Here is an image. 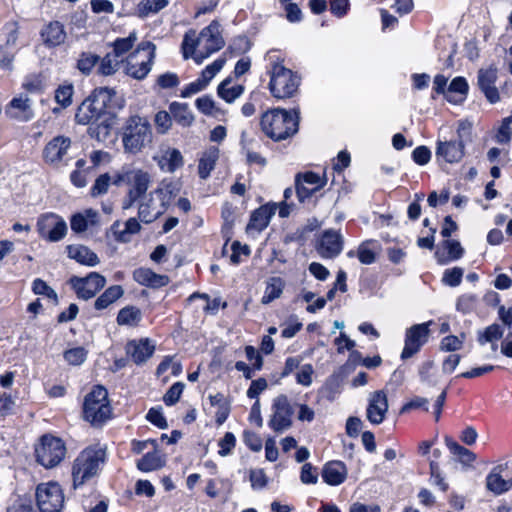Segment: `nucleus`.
Segmentation results:
<instances>
[{
	"label": "nucleus",
	"instance_id": "36",
	"mask_svg": "<svg viewBox=\"0 0 512 512\" xmlns=\"http://www.w3.org/2000/svg\"><path fill=\"white\" fill-rule=\"evenodd\" d=\"M285 288V281L281 277H271L266 281L264 294L261 298L262 304H269L280 298Z\"/></svg>",
	"mask_w": 512,
	"mask_h": 512
},
{
	"label": "nucleus",
	"instance_id": "55",
	"mask_svg": "<svg viewBox=\"0 0 512 512\" xmlns=\"http://www.w3.org/2000/svg\"><path fill=\"white\" fill-rule=\"evenodd\" d=\"M195 105L197 109L205 115H213L217 111L213 98L208 95L197 98Z\"/></svg>",
	"mask_w": 512,
	"mask_h": 512
},
{
	"label": "nucleus",
	"instance_id": "5",
	"mask_svg": "<svg viewBox=\"0 0 512 512\" xmlns=\"http://www.w3.org/2000/svg\"><path fill=\"white\" fill-rule=\"evenodd\" d=\"M106 452L101 447H88L74 460L72 467L73 486L77 488L95 477L104 464Z\"/></svg>",
	"mask_w": 512,
	"mask_h": 512
},
{
	"label": "nucleus",
	"instance_id": "37",
	"mask_svg": "<svg viewBox=\"0 0 512 512\" xmlns=\"http://www.w3.org/2000/svg\"><path fill=\"white\" fill-rule=\"evenodd\" d=\"M140 229L141 225L136 218H129L125 222L124 229H120L119 222H115L111 227L115 240L119 242H128L130 240V235L138 233Z\"/></svg>",
	"mask_w": 512,
	"mask_h": 512
},
{
	"label": "nucleus",
	"instance_id": "35",
	"mask_svg": "<svg viewBox=\"0 0 512 512\" xmlns=\"http://www.w3.org/2000/svg\"><path fill=\"white\" fill-rule=\"evenodd\" d=\"M244 92V86L240 84H232V78L224 79L217 88V94L227 103L234 102Z\"/></svg>",
	"mask_w": 512,
	"mask_h": 512
},
{
	"label": "nucleus",
	"instance_id": "45",
	"mask_svg": "<svg viewBox=\"0 0 512 512\" xmlns=\"http://www.w3.org/2000/svg\"><path fill=\"white\" fill-rule=\"evenodd\" d=\"M120 60L112 53L106 54L100 61L98 73L104 76H110L116 73Z\"/></svg>",
	"mask_w": 512,
	"mask_h": 512
},
{
	"label": "nucleus",
	"instance_id": "52",
	"mask_svg": "<svg viewBox=\"0 0 512 512\" xmlns=\"http://www.w3.org/2000/svg\"><path fill=\"white\" fill-rule=\"evenodd\" d=\"M111 178L108 173H104L96 178L93 186L91 187V195L93 197H97L99 195H103L107 193L108 188L110 186Z\"/></svg>",
	"mask_w": 512,
	"mask_h": 512
},
{
	"label": "nucleus",
	"instance_id": "33",
	"mask_svg": "<svg viewBox=\"0 0 512 512\" xmlns=\"http://www.w3.org/2000/svg\"><path fill=\"white\" fill-rule=\"evenodd\" d=\"M219 158V149L210 147L202 153L198 164V174L200 178L206 179L215 168L216 162Z\"/></svg>",
	"mask_w": 512,
	"mask_h": 512
},
{
	"label": "nucleus",
	"instance_id": "41",
	"mask_svg": "<svg viewBox=\"0 0 512 512\" xmlns=\"http://www.w3.org/2000/svg\"><path fill=\"white\" fill-rule=\"evenodd\" d=\"M446 446L449 451L459 457V460L464 464H470L476 460V455L471 450L459 445L453 439L446 437L445 438Z\"/></svg>",
	"mask_w": 512,
	"mask_h": 512
},
{
	"label": "nucleus",
	"instance_id": "63",
	"mask_svg": "<svg viewBox=\"0 0 512 512\" xmlns=\"http://www.w3.org/2000/svg\"><path fill=\"white\" fill-rule=\"evenodd\" d=\"M250 482L253 489H262L267 485V476L262 469L250 471Z\"/></svg>",
	"mask_w": 512,
	"mask_h": 512
},
{
	"label": "nucleus",
	"instance_id": "47",
	"mask_svg": "<svg viewBox=\"0 0 512 512\" xmlns=\"http://www.w3.org/2000/svg\"><path fill=\"white\" fill-rule=\"evenodd\" d=\"M99 62V56L92 52H83L77 61V68L83 74H89Z\"/></svg>",
	"mask_w": 512,
	"mask_h": 512
},
{
	"label": "nucleus",
	"instance_id": "29",
	"mask_svg": "<svg viewBox=\"0 0 512 512\" xmlns=\"http://www.w3.org/2000/svg\"><path fill=\"white\" fill-rule=\"evenodd\" d=\"M322 478L328 485H340L347 478L346 465L341 461L328 462L322 470Z\"/></svg>",
	"mask_w": 512,
	"mask_h": 512
},
{
	"label": "nucleus",
	"instance_id": "3",
	"mask_svg": "<svg viewBox=\"0 0 512 512\" xmlns=\"http://www.w3.org/2000/svg\"><path fill=\"white\" fill-rule=\"evenodd\" d=\"M267 60L270 63L269 89L272 95L278 99L292 97L298 90L300 78L279 61L274 51L267 53Z\"/></svg>",
	"mask_w": 512,
	"mask_h": 512
},
{
	"label": "nucleus",
	"instance_id": "49",
	"mask_svg": "<svg viewBox=\"0 0 512 512\" xmlns=\"http://www.w3.org/2000/svg\"><path fill=\"white\" fill-rule=\"evenodd\" d=\"M477 303L478 297L475 294H463L457 299L456 309L463 314H468L475 309Z\"/></svg>",
	"mask_w": 512,
	"mask_h": 512
},
{
	"label": "nucleus",
	"instance_id": "26",
	"mask_svg": "<svg viewBox=\"0 0 512 512\" xmlns=\"http://www.w3.org/2000/svg\"><path fill=\"white\" fill-rule=\"evenodd\" d=\"M133 279L140 285L150 288H161L169 283L167 275L157 274L149 268H138L133 272Z\"/></svg>",
	"mask_w": 512,
	"mask_h": 512
},
{
	"label": "nucleus",
	"instance_id": "64",
	"mask_svg": "<svg viewBox=\"0 0 512 512\" xmlns=\"http://www.w3.org/2000/svg\"><path fill=\"white\" fill-rule=\"evenodd\" d=\"M7 512H36L31 500L19 498Z\"/></svg>",
	"mask_w": 512,
	"mask_h": 512
},
{
	"label": "nucleus",
	"instance_id": "46",
	"mask_svg": "<svg viewBox=\"0 0 512 512\" xmlns=\"http://www.w3.org/2000/svg\"><path fill=\"white\" fill-rule=\"evenodd\" d=\"M503 328L498 324H492L483 331L478 332V342L483 345L487 342L499 340L503 336Z\"/></svg>",
	"mask_w": 512,
	"mask_h": 512
},
{
	"label": "nucleus",
	"instance_id": "50",
	"mask_svg": "<svg viewBox=\"0 0 512 512\" xmlns=\"http://www.w3.org/2000/svg\"><path fill=\"white\" fill-rule=\"evenodd\" d=\"M74 88L72 84L60 85L55 91V101L63 108L68 107L72 103Z\"/></svg>",
	"mask_w": 512,
	"mask_h": 512
},
{
	"label": "nucleus",
	"instance_id": "13",
	"mask_svg": "<svg viewBox=\"0 0 512 512\" xmlns=\"http://www.w3.org/2000/svg\"><path fill=\"white\" fill-rule=\"evenodd\" d=\"M113 183L117 186L125 184L129 186L128 192L133 196L143 197L150 184L151 175L149 172L136 167H123L115 176Z\"/></svg>",
	"mask_w": 512,
	"mask_h": 512
},
{
	"label": "nucleus",
	"instance_id": "42",
	"mask_svg": "<svg viewBox=\"0 0 512 512\" xmlns=\"http://www.w3.org/2000/svg\"><path fill=\"white\" fill-rule=\"evenodd\" d=\"M163 465L164 462L157 452L147 453L137 462L138 469L144 472L157 470Z\"/></svg>",
	"mask_w": 512,
	"mask_h": 512
},
{
	"label": "nucleus",
	"instance_id": "56",
	"mask_svg": "<svg viewBox=\"0 0 512 512\" xmlns=\"http://www.w3.org/2000/svg\"><path fill=\"white\" fill-rule=\"evenodd\" d=\"M184 389V384L181 382L174 383L166 392L163 397L164 403L168 406L174 405L178 402Z\"/></svg>",
	"mask_w": 512,
	"mask_h": 512
},
{
	"label": "nucleus",
	"instance_id": "17",
	"mask_svg": "<svg viewBox=\"0 0 512 512\" xmlns=\"http://www.w3.org/2000/svg\"><path fill=\"white\" fill-rule=\"evenodd\" d=\"M293 409L284 395L278 396L273 403V415L269 421V426L275 432H283L292 425Z\"/></svg>",
	"mask_w": 512,
	"mask_h": 512
},
{
	"label": "nucleus",
	"instance_id": "20",
	"mask_svg": "<svg viewBox=\"0 0 512 512\" xmlns=\"http://www.w3.org/2000/svg\"><path fill=\"white\" fill-rule=\"evenodd\" d=\"M498 70L494 65L481 68L478 71V86L490 103L500 100L498 89L495 86Z\"/></svg>",
	"mask_w": 512,
	"mask_h": 512
},
{
	"label": "nucleus",
	"instance_id": "30",
	"mask_svg": "<svg viewBox=\"0 0 512 512\" xmlns=\"http://www.w3.org/2000/svg\"><path fill=\"white\" fill-rule=\"evenodd\" d=\"M276 210V205L268 204L256 209L250 217L247 230H255L257 232L264 230L268 226L271 217L276 213Z\"/></svg>",
	"mask_w": 512,
	"mask_h": 512
},
{
	"label": "nucleus",
	"instance_id": "28",
	"mask_svg": "<svg viewBox=\"0 0 512 512\" xmlns=\"http://www.w3.org/2000/svg\"><path fill=\"white\" fill-rule=\"evenodd\" d=\"M43 43L48 47H56L65 42L66 32L64 26L59 21H53L43 27L41 30Z\"/></svg>",
	"mask_w": 512,
	"mask_h": 512
},
{
	"label": "nucleus",
	"instance_id": "6",
	"mask_svg": "<svg viewBox=\"0 0 512 512\" xmlns=\"http://www.w3.org/2000/svg\"><path fill=\"white\" fill-rule=\"evenodd\" d=\"M114 91L109 88L96 89L78 107L75 120L81 125H91L106 117V104Z\"/></svg>",
	"mask_w": 512,
	"mask_h": 512
},
{
	"label": "nucleus",
	"instance_id": "60",
	"mask_svg": "<svg viewBox=\"0 0 512 512\" xmlns=\"http://www.w3.org/2000/svg\"><path fill=\"white\" fill-rule=\"evenodd\" d=\"M156 82L161 89H169L178 86L179 78L175 73L166 72L159 75Z\"/></svg>",
	"mask_w": 512,
	"mask_h": 512
},
{
	"label": "nucleus",
	"instance_id": "51",
	"mask_svg": "<svg viewBox=\"0 0 512 512\" xmlns=\"http://www.w3.org/2000/svg\"><path fill=\"white\" fill-rule=\"evenodd\" d=\"M87 357V351L83 347H75L65 351L64 358L71 365H81Z\"/></svg>",
	"mask_w": 512,
	"mask_h": 512
},
{
	"label": "nucleus",
	"instance_id": "15",
	"mask_svg": "<svg viewBox=\"0 0 512 512\" xmlns=\"http://www.w3.org/2000/svg\"><path fill=\"white\" fill-rule=\"evenodd\" d=\"M432 321L415 324L408 328L405 333V345L401 353V359L406 360L418 353L421 347L427 343Z\"/></svg>",
	"mask_w": 512,
	"mask_h": 512
},
{
	"label": "nucleus",
	"instance_id": "11",
	"mask_svg": "<svg viewBox=\"0 0 512 512\" xmlns=\"http://www.w3.org/2000/svg\"><path fill=\"white\" fill-rule=\"evenodd\" d=\"M72 140L63 135L52 138L44 147L42 157L48 165L59 168L73 158Z\"/></svg>",
	"mask_w": 512,
	"mask_h": 512
},
{
	"label": "nucleus",
	"instance_id": "53",
	"mask_svg": "<svg viewBox=\"0 0 512 512\" xmlns=\"http://www.w3.org/2000/svg\"><path fill=\"white\" fill-rule=\"evenodd\" d=\"M463 274H464L463 269L459 268V267L447 269V270H445V272L443 274L442 281L444 284H446L448 286L456 287L461 283Z\"/></svg>",
	"mask_w": 512,
	"mask_h": 512
},
{
	"label": "nucleus",
	"instance_id": "9",
	"mask_svg": "<svg viewBox=\"0 0 512 512\" xmlns=\"http://www.w3.org/2000/svg\"><path fill=\"white\" fill-rule=\"evenodd\" d=\"M471 125L460 122L457 128V138L449 141H438L436 157L442 158L447 163H457L465 154V139L470 135Z\"/></svg>",
	"mask_w": 512,
	"mask_h": 512
},
{
	"label": "nucleus",
	"instance_id": "58",
	"mask_svg": "<svg viewBox=\"0 0 512 512\" xmlns=\"http://www.w3.org/2000/svg\"><path fill=\"white\" fill-rule=\"evenodd\" d=\"M236 445V438L233 433L226 432L224 437L219 441L218 454L222 457L229 455Z\"/></svg>",
	"mask_w": 512,
	"mask_h": 512
},
{
	"label": "nucleus",
	"instance_id": "61",
	"mask_svg": "<svg viewBox=\"0 0 512 512\" xmlns=\"http://www.w3.org/2000/svg\"><path fill=\"white\" fill-rule=\"evenodd\" d=\"M300 480L304 484H315L318 480L316 469L310 464L305 463L301 468Z\"/></svg>",
	"mask_w": 512,
	"mask_h": 512
},
{
	"label": "nucleus",
	"instance_id": "62",
	"mask_svg": "<svg viewBox=\"0 0 512 512\" xmlns=\"http://www.w3.org/2000/svg\"><path fill=\"white\" fill-rule=\"evenodd\" d=\"M444 248L447 250L449 260H456L462 257L463 248L456 240H445L443 242Z\"/></svg>",
	"mask_w": 512,
	"mask_h": 512
},
{
	"label": "nucleus",
	"instance_id": "4",
	"mask_svg": "<svg viewBox=\"0 0 512 512\" xmlns=\"http://www.w3.org/2000/svg\"><path fill=\"white\" fill-rule=\"evenodd\" d=\"M121 136L124 151L137 154L152 142L153 133L147 118L134 115L125 121Z\"/></svg>",
	"mask_w": 512,
	"mask_h": 512
},
{
	"label": "nucleus",
	"instance_id": "23",
	"mask_svg": "<svg viewBox=\"0 0 512 512\" xmlns=\"http://www.w3.org/2000/svg\"><path fill=\"white\" fill-rule=\"evenodd\" d=\"M155 197L151 191L140 199L138 216L144 223H152L166 211L159 202H156Z\"/></svg>",
	"mask_w": 512,
	"mask_h": 512
},
{
	"label": "nucleus",
	"instance_id": "31",
	"mask_svg": "<svg viewBox=\"0 0 512 512\" xmlns=\"http://www.w3.org/2000/svg\"><path fill=\"white\" fill-rule=\"evenodd\" d=\"M99 214L94 209H86L74 214L70 219V226L75 233L85 232L89 227L98 224Z\"/></svg>",
	"mask_w": 512,
	"mask_h": 512
},
{
	"label": "nucleus",
	"instance_id": "1",
	"mask_svg": "<svg viewBox=\"0 0 512 512\" xmlns=\"http://www.w3.org/2000/svg\"><path fill=\"white\" fill-rule=\"evenodd\" d=\"M224 45L220 24L212 21L199 34L193 29L188 30L184 34L181 49L184 59L192 58L197 64H201L213 53L221 50Z\"/></svg>",
	"mask_w": 512,
	"mask_h": 512
},
{
	"label": "nucleus",
	"instance_id": "14",
	"mask_svg": "<svg viewBox=\"0 0 512 512\" xmlns=\"http://www.w3.org/2000/svg\"><path fill=\"white\" fill-rule=\"evenodd\" d=\"M41 238L49 242H58L67 234L65 220L55 213H44L39 216L36 224Z\"/></svg>",
	"mask_w": 512,
	"mask_h": 512
},
{
	"label": "nucleus",
	"instance_id": "59",
	"mask_svg": "<svg viewBox=\"0 0 512 512\" xmlns=\"http://www.w3.org/2000/svg\"><path fill=\"white\" fill-rule=\"evenodd\" d=\"M463 346V339L455 335L444 337L440 343V349L447 352L460 350Z\"/></svg>",
	"mask_w": 512,
	"mask_h": 512
},
{
	"label": "nucleus",
	"instance_id": "43",
	"mask_svg": "<svg viewBox=\"0 0 512 512\" xmlns=\"http://www.w3.org/2000/svg\"><path fill=\"white\" fill-rule=\"evenodd\" d=\"M141 320V312L135 307L122 308L117 316V323L119 325L135 326Z\"/></svg>",
	"mask_w": 512,
	"mask_h": 512
},
{
	"label": "nucleus",
	"instance_id": "57",
	"mask_svg": "<svg viewBox=\"0 0 512 512\" xmlns=\"http://www.w3.org/2000/svg\"><path fill=\"white\" fill-rule=\"evenodd\" d=\"M512 115L506 117L496 135L497 142L508 143L512 137Z\"/></svg>",
	"mask_w": 512,
	"mask_h": 512
},
{
	"label": "nucleus",
	"instance_id": "40",
	"mask_svg": "<svg viewBox=\"0 0 512 512\" xmlns=\"http://www.w3.org/2000/svg\"><path fill=\"white\" fill-rule=\"evenodd\" d=\"M112 123L108 116L102 118L98 122L90 125L88 133L91 138L96 139L98 142H105L111 134Z\"/></svg>",
	"mask_w": 512,
	"mask_h": 512
},
{
	"label": "nucleus",
	"instance_id": "44",
	"mask_svg": "<svg viewBox=\"0 0 512 512\" xmlns=\"http://www.w3.org/2000/svg\"><path fill=\"white\" fill-rule=\"evenodd\" d=\"M137 33L135 31L131 32L127 37L125 38H118L113 43V52L117 58L124 55L126 52L132 49L135 42L137 41Z\"/></svg>",
	"mask_w": 512,
	"mask_h": 512
},
{
	"label": "nucleus",
	"instance_id": "18",
	"mask_svg": "<svg viewBox=\"0 0 512 512\" xmlns=\"http://www.w3.org/2000/svg\"><path fill=\"white\" fill-rule=\"evenodd\" d=\"M343 239L341 234L333 229L326 230L320 236L316 250L322 258L331 259L341 253Z\"/></svg>",
	"mask_w": 512,
	"mask_h": 512
},
{
	"label": "nucleus",
	"instance_id": "27",
	"mask_svg": "<svg viewBox=\"0 0 512 512\" xmlns=\"http://www.w3.org/2000/svg\"><path fill=\"white\" fill-rule=\"evenodd\" d=\"M68 257L81 265L94 267L100 263V259L89 247L81 244L68 245L66 247Z\"/></svg>",
	"mask_w": 512,
	"mask_h": 512
},
{
	"label": "nucleus",
	"instance_id": "24",
	"mask_svg": "<svg viewBox=\"0 0 512 512\" xmlns=\"http://www.w3.org/2000/svg\"><path fill=\"white\" fill-rule=\"evenodd\" d=\"M126 351L135 364L141 365L153 355L155 345L148 338L132 340L128 342Z\"/></svg>",
	"mask_w": 512,
	"mask_h": 512
},
{
	"label": "nucleus",
	"instance_id": "7",
	"mask_svg": "<svg viewBox=\"0 0 512 512\" xmlns=\"http://www.w3.org/2000/svg\"><path fill=\"white\" fill-rule=\"evenodd\" d=\"M156 46L150 41L141 42L137 49L131 52L125 60V73L136 79H144L152 69Z\"/></svg>",
	"mask_w": 512,
	"mask_h": 512
},
{
	"label": "nucleus",
	"instance_id": "48",
	"mask_svg": "<svg viewBox=\"0 0 512 512\" xmlns=\"http://www.w3.org/2000/svg\"><path fill=\"white\" fill-rule=\"evenodd\" d=\"M168 5V0H143L138 5L140 16L157 13Z\"/></svg>",
	"mask_w": 512,
	"mask_h": 512
},
{
	"label": "nucleus",
	"instance_id": "32",
	"mask_svg": "<svg viewBox=\"0 0 512 512\" xmlns=\"http://www.w3.org/2000/svg\"><path fill=\"white\" fill-rule=\"evenodd\" d=\"M468 89L469 86L466 79L464 77H456L447 87L445 98L451 103H460L465 99Z\"/></svg>",
	"mask_w": 512,
	"mask_h": 512
},
{
	"label": "nucleus",
	"instance_id": "34",
	"mask_svg": "<svg viewBox=\"0 0 512 512\" xmlns=\"http://www.w3.org/2000/svg\"><path fill=\"white\" fill-rule=\"evenodd\" d=\"M169 111L172 119L182 127H189L194 121V115L186 103L172 102Z\"/></svg>",
	"mask_w": 512,
	"mask_h": 512
},
{
	"label": "nucleus",
	"instance_id": "25",
	"mask_svg": "<svg viewBox=\"0 0 512 512\" xmlns=\"http://www.w3.org/2000/svg\"><path fill=\"white\" fill-rule=\"evenodd\" d=\"M5 114L18 121H28L32 118L33 114L30 108V100L28 97H15L5 108Z\"/></svg>",
	"mask_w": 512,
	"mask_h": 512
},
{
	"label": "nucleus",
	"instance_id": "2",
	"mask_svg": "<svg viewBox=\"0 0 512 512\" xmlns=\"http://www.w3.org/2000/svg\"><path fill=\"white\" fill-rule=\"evenodd\" d=\"M299 118L298 110L288 112L275 108L262 115L260 125L267 137L274 141H282L297 133Z\"/></svg>",
	"mask_w": 512,
	"mask_h": 512
},
{
	"label": "nucleus",
	"instance_id": "16",
	"mask_svg": "<svg viewBox=\"0 0 512 512\" xmlns=\"http://www.w3.org/2000/svg\"><path fill=\"white\" fill-rule=\"evenodd\" d=\"M71 284L79 298L88 300L105 286L106 279L97 272H90L86 277H73Z\"/></svg>",
	"mask_w": 512,
	"mask_h": 512
},
{
	"label": "nucleus",
	"instance_id": "38",
	"mask_svg": "<svg viewBox=\"0 0 512 512\" xmlns=\"http://www.w3.org/2000/svg\"><path fill=\"white\" fill-rule=\"evenodd\" d=\"M152 193L157 197L159 203L166 210L173 198L177 195L178 189L176 184L172 181L163 180L158 187L152 191Z\"/></svg>",
	"mask_w": 512,
	"mask_h": 512
},
{
	"label": "nucleus",
	"instance_id": "8",
	"mask_svg": "<svg viewBox=\"0 0 512 512\" xmlns=\"http://www.w3.org/2000/svg\"><path fill=\"white\" fill-rule=\"evenodd\" d=\"M111 406L108 400V392L103 386H96L86 395L83 404L85 420L94 426H99L111 416Z\"/></svg>",
	"mask_w": 512,
	"mask_h": 512
},
{
	"label": "nucleus",
	"instance_id": "39",
	"mask_svg": "<svg viewBox=\"0 0 512 512\" xmlns=\"http://www.w3.org/2000/svg\"><path fill=\"white\" fill-rule=\"evenodd\" d=\"M124 293L120 285H113L107 288L95 301L94 307L97 310L106 309L109 305L118 300Z\"/></svg>",
	"mask_w": 512,
	"mask_h": 512
},
{
	"label": "nucleus",
	"instance_id": "10",
	"mask_svg": "<svg viewBox=\"0 0 512 512\" xmlns=\"http://www.w3.org/2000/svg\"><path fill=\"white\" fill-rule=\"evenodd\" d=\"M35 497L40 512H62L64 508V492L57 482L38 484Z\"/></svg>",
	"mask_w": 512,
	"mask_h": 512
},
{
	"label": "nucleus",
	"instance_id": "21",
	"mask_svg": "<svg viewBox=\"0 0 512 512\" xmlns=\"http://www.w3.org/2000/svg\"><path fill=\"white\" fill-rule=\"evenodd\" d=\"M153 160L163 172L173 173L183 166V156L181 152L169 146L161 147L153 156Z\"/></svg>",
	"mask_w": 512,
	"mask_h": 512
},
{
	"label": "nucleus",
	"instance_id": "54",
	"mask_svg": "<svg viewBox=\"0 0 512 512\" xmlns=\"http://www.w3.org/2000/svg\"><path fill=\"white\" fill-rule=\"evenodd\" d=\"M155 125L157 128V131L161 134H165L172 125V115L167 111H159L155 115Z\"/></svg>",
	"mask_w": 512,
	"mask_h": 512
},
{
	"label": "nucleus",
	"instance_id": "12",
	"mask_svg": "<svg viewBox=\"0 0 512 512\" xmlns=\"http://www.w3.org/2000/svg\"><path fill=\"white\" fill-rule=\"evenodd\" d=\"M37 462L45 468H53L60 464L66 454L63 441L50 435L42 436L35 449Z\"/></svg>",
	"mask_w": 512,
	"mask_h": 512
},
{
	"label": "nucleus",
	"instance_id": "19",
	"mask_svg": "<svg viewBox=\"0 0 512 512\" xmlns=\"http://www.w3.org/2000/svg\"><path fill=\"white\" fill-rule=\"evenodd\" d=\"M388 398L383 390L375 391L368 398L366 417L371 424H381L388 412Z\"/></svg>",
	"mask_w": 512,
	"mask_h": 512
},
{
	"label": "nucleus",
	"instance_id": "22",
	"mask_svg": "<svg viewBox=\"0 0 512 512\" xmlns=\"http://www.w3.org/2000/svg\"><path fill=\"white\" fill-rule=\"evenodd\" d=\"M506 470V465H498L486 477V488L494 495H501L512 488V477L505 478Z\"/></svg>",
	"mask_w": 512,
	"mask_h": 512
}]
</instances>
